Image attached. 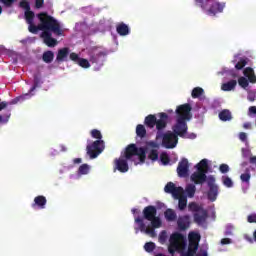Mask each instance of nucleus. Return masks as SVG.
<instances>
[{
	"label": "nucleus",
	"mask_w": 256,
	"mask_h": 256,
	"mask_svg": "<svg viewBox=\"0 0 256 256\" xmlns=\"http://www.w3.org/2000/svg\"><path fill=\"white\" fill-rule=\"evenodd\" d=\"M39 83H40L39 77L35 76L34 77V84L30 88L28 95H31L33 93V91H35V89H37V87H39Z\"/></svg>",
	"instance_id": "obj_51"
},
{
	"label": "nucleus",
	"mask_w": 256,
	"mask_h": 256,
	"mask_svg": "<svg viewBox=\"0 0 256 256\" xmlns=\"http://www.w3.org/2000/svg\"><path fill=\"white\" fill-rule=\"evenodd\" d=\"M195 3L197 7H201V9L205 11V9H207V5H209V0H195Z\"/></svg>",
	"instance_id": "obj_47"
},
{
	"label": "nucleus",
	"mask_w": 256,
	"mask_h": 256,
	"mask_svg": "<svg viewBox=\"0 0 256 256\" xmlns=\"http://www.w3.org/2000/svg\"><path fill=\"white\" fill-rule=\"evenodd\" d=\"M209 177H207V172H201L197 170L191 175V181L195 183V185H203L205 181H208Z\"/></svg>",
	"instance_id": "obj_15"
},
{
	"label": "nucleus",
	"mask_w": 256,
	"mask_h": 256,
	"mask_svg": "<svg viewBox=\"0 0 256 256\" xmlns=\"http://www.w3.org/2000/svg\"><path fill=\"white\" fill-rule=\"evenodd\" d=\"M45 5V0H35L36 9H41Z\"/></svg>",
	"instance_id": "obj_56"
},
{
	"label": "nucleus",
	"mask_w": 256,
	"mask_h": 256,
	"mask_svg": "<svg viewBox=\"0 0 256 256\" xmlns=\"http://www.w3.org/2000/svg\"><path fill=\"white\" fill-rule=\"evenodd\" d=\"M191 104L185 103L182 105L177 106L176 108V119L180 121H191L193 115L191 114L192 111Z\"/></svg>",
	"instance_id": "obj_8"
},
{
	"label": "nucleus",
	"mask_w": 256,
	"mask_h": 256,
	"mask_svg": "<svg viewBox=\"0 0 256 256\" xmlns=\"http://www.w3.org/2000/svg\"><path fill=\"white\" fill-rule=\"evenodd\" d=\"M207 185L209 190L207 192L208 200L212 203L217 201V196L219 195V186L215 184V176H208Z\"/></svg>",
	"instance_id": "obj_9"
},
{
	"label": "nucleus",
	"mask_w": 256,
	"mask_h": 256,
	"mask_svg": "<svg viewBox=\"0 0 256 256\" xmlns=\"http://www.w3.org/2000/svg\"><path fill=\"white\" fill-rule=\"evenodd\" d=\"M197 249H199V244L188 243V250L182 253V256H195L197 255Z\"/></svg>",
	"instance_id": "obj_26"
},
{
	"label": "nucleus",
	"mask_w": 256,
	"mask_h": 256,
	"mask_svg": "<svg viewBox=\"0 0 256 256\" xmlns=\"http://www.w3.org/2000/svg\"><path fill=\"white\" fill-rule=\"evenodd\" d=\"M9 117H11V114L6 116L0 115V123H7V121H9Z\"/></svg>",
	"instance_id": "obj_57"
},
{
	"label": "nucleus",
	"mask_w": 256,
	"mask_h": 256,
	"mask_svg": "<svg viewBox=\"0 0 256 256\" xmlns=\"http://www.w3.org/2000/svg\"><path fill=\"white\" fill-rule=\"evenodd\" d=\"M220 121H231L233 119V116L231 115V111L224 109L222 110L218 115Z\"/></svg>",
	"instance_id": "obj_30"
},
{
	"label": "nucleus",
	"mask_w": 256,
	"mask_h": 256,
	"mask_svg": "<svg viewBox=\"0 0 256 256\" xmlns=\"http://www.w3.org/2000/svg\"><path fill=\"white\" fill-rule=\"evenodd\" d=\"M235 87H237V80H230L222 84L221 89L222 91H233Z\"/></svg>",
	"instance_id": "obj_29"
},
{
	"label": "nucleus",
	"mask_w": 256,
	"mask_h": 256,
	"mask_svg": "<svg viewBox=\"0 0 256 256\" xmlns=\"http://www.w3.org/2000/svg\"><path fill=\"white\" fill-rule=\"evenodd\" d=\"M174 199H178V209H180V211H185L187 208V196L182 192L178 196H174Z\"/></svg>",
	"instance_id": "obj_22"
},
{
	"label": "nucleus",
	"mask_w": 256,
	"mask_h": 256,
	"mask_svg": "<svg viewBox=\"0 0 256 256\" xmlns=\"http://www.w3.org/2000/svg\"><path fill=\"white\" fill-rule=\"evenodd\" d=\"M160 161L164 165H169V161H171V158H169V154H167V152H162L160 154Z\"/></svg>",
	"instance_id": "obj_42"
},
{
	"label": "nucleus",
	"mask_w": 256,
	"mask_h": 256,
	"mask_svg": "<svg viewBox=\"0 0 256 256\" xmlns=\"http://www.w3.org/2000/svg\"><path fill=\"white\" fill-rule=\"evenodd\" d=\"M135 223H137L141 233H146V235H150V237H157V233L155 232L157 228L153 226L151 228L147 227L143 221V217H135Z\"/></svg>",
	"instance_id": "obj_12"
},
{
	"label": "nucleus",
	"mask_w": 256,
	"mask_h": 256,
	"mask_svg": "<svg viewBox=\"0 0 256 256\" xmlns=\"http://www.w3.org/2000/svg\"><path fill=\"white\" fill-rule=\"evenodd\" d=\"M69 57H70V60H71V61H74V63H79V61H80V59H81V58L79 57V54H77V53H75V52L70 53Z\"/></svg>",
	"instance_id": "obj_53"
},
{
	"label": "nucleus",
	"mask_w": 256,
	"mask_h": 256,
	"mask_svg": "<svg viewBox=\"0 0 256 256\" xmlns=\"http://www.w3.org/2000/svg\"><path fill=\"white\" fill-rule=\"evenodd\" d=\"M188 209L189 211H192V213H194L193 215L194 222H196L197 225H203V223L207 221V217H209V213L205 208H203V206L195 202H191L188 204Z\"/></svg>",
	"instance_id": "obj_2"
},
{
	"label": "nucleus",
	"mask_w": 256,
	"mask_h": 256,
	"mask_svg": "<svg viewBox=\"0 0 256 256\" xmlns=\"http://www.w3.org/2000/svg\"><path fill=\"white\" fill-rule=\"evenodd\" d=\"M248 223H256V214H251L247 218Z\"/></svg>",
	"instance_id": "obj_58"
},
{
	"label": "nucleus",
	"mask_w": 256,
	"mask_h": 256,
	"mask_svg": "<svg viewBox=\"0 0 256 256\" xmlns=\"http://www.w3.org/2000/svg\"><path fill=\"white\" fill-rule=\"evenodd\" d=\"M102 151H105V141L103 140H96L86 146V153L90 159H97Z\"/></svg>",
	"instance_id": "obj_5"
},
{
	"label": "nucleus",
	"mask_w": 256,
	"mask_h": 256,
	"mask_svg": "<svg viewBox=\"0 0 256 256\" xmlns=\"http://www.w3.org/2000/svg\"><path fill=\"white\" fill-rule=\"evenodd\" d=\"M196 169L202 173H209V162L207 159H202L198 164H196Z\"/></svg>",
	"instance_id": "obj_25"
},
{
	"label": "nucleus",
	"mask_w": 256,
	"mask_h": 256,
	"mask_svg": "<svg viewBox=\"0 0 256 256\" xmlns=\"http://www.w3.org/2000/svg\"><path fill=\"white\" fill-rule=\"evenodd\" d=\"M159 119H156V130H157V139L161 137L163 131L167 129V123H169V115L165 112H161L158 114Z\"/></svg>",
	"instance_id": "obj_10"
},
{
	"label": "nucleus",
	"mask_w": 256,
	"mask_h": 256,
	"mask_svg": "<svg viewBox=\"0 0 256 256\" xmlns=\"http://www.w3.org/2000/svg\"><path fill=\"white\" fill-rule=\"evenodd\" d=\"M229 165H227V164H221L220 166H219V171H220V173H223V174H225V173H229Z\"/></svg>",
	"instance_id": "obj_54"
},
{
	"label": "nucleus",
	"mask_w": 256,
	"mask_h": 256,
	"mask_svg": "<svg viewBox=\"0 0 256 256\" xmlns=\"http://www.w3.org/2000/svg\"><path fill=\"white\" fill-rule=\"evenodd\" d=\"M19 7L25 11H31V4H29V1L27 0L20 1Z\"/></svg>",
	"instance_id": "obj_49"
},
{
	"label": "nucleus",
	"mask_w": 256,
	"mask_h": 256,
	"mask_svg": "<svg viewBox=\"0 0 256 256\" xmlns=\"http://www.w3.org/2000/svg\"><path fill=\"white\" fill-rule=\"evenodd\" d=\"M114 163V172L119 171L120 173H127V171H129V164L127 163V160H125L124 158H116L114 160Z\"/></svg>",
	"instance_id": "obj_16"
},
{
	"label": "nucleus",
	"mask_w": 256,
	"mask_h": 256,
	"mask_svg": "<svg viewBox=\"0 0 256 256\" xmlns=\"http://www.w3.org/2000/svg\"><path fill=\"white\" fill-rule=\"evenodd\" d=\"M107 55V53L103 52V51H100L96 54H93L91 57H90V62L91 63H99L101 57H105Z\"/></svg>",
	"instance_id": "obj_35"
},
{
	"label": "nucleus",
	"mask_w": 256,
	"mask_h": 256,
	"mask_svg": "<svg viewBox=\"0 0 256 256\" xmlns=\"http://www.w3.org/2000/svg\"><path fill=\"white\" fill-rule=\"evenodd\" d=\"M136 135L137 137H140V139H143L147 135V129H145V126L143 124H138L136 127Z\"/></svg>",
	"instance_id": "obj_33"
},
{
	"label": "nucleus",
	"mask_w": 256,
	"mask_h": 256,
	"mask_svg": "<svg viewBox=\"0 0 256 256\" xmlns=\"http://www.w3.org/2000/svg\"><path fill=\"white\" fill-rule=\"evenodd\" d=\"M144 249L147 253H152V251H155V243L153 242H147L144 245Z\"/></svg>",
	"instance_id": "obj_50"
},
{
	"label": "nucleus",
	"mask_w": 256,
	"mask_h": 256,
	"mask_svg": "<svg viewBox=\"0 0 256 256\" xmlns=\"http://www.w3.org/2000/svg\"><path fill=\"white\" fill-rule=\"evenodd\" d=\"M205 93V90H203V88L201 87H196L192 90V98L193 99H199V97H201V95H203Z\"/></svg>",
	"instance_id": "obj_37"
},
{
	"label": "nucleus",
	"mask_w": 256,
	"mask_h": 256,
	"mask_svg": "<svg viewBox=\"0 0 256 256\" xmlns=\"http://www.w3.org/2000/svg\"><path fill=\"white\" fill-rule=\"evenodd\" d=\"M165 193H170L173 197H177L178 195H181L183 193L182 187H176L175 183L168 182L166 186L164 187Z\"/></svg>",
	"instance_id": "obj_17"
},
{
	"label": "nucleus",
	"mask_w": 256,
	"mask_h": 256,
	"mask_svg": "<svg viewBox=\"0 0 256 256\" xmlns=\"http://www.w3.org/2000/svg\"><path fill=\"white\" fill-rule=\"evenodd\" d=\"M242 157H244V159L251 157V150L243 148L242 149Z\"/></svg>",
	"instance_id": "obj_55"
},
{
	"label": "nucleus",
	"mask_w": 256,
	"mask_h": 256,
	"mask_svg": "<svg viewBox=\"0 0 256 256\" xmlns=\"http://www.w3.org/2000/svg\"><path fill=\"white\" fill-rule=\"evenodd\" d=\"M15 1L17 0H0V3H2V5H4V7H13V3H15Z\"/></svg>",
	"instance_id": "obj_52"
},
{
	"label": "nucleus",
	"mask_w": 256,
	"mask_h": 256,
	"mask_svg": "<svg viewBox=\"0 0 256 256\" xmlns=\"http://www.w3.org/2000/svg\"><path fill=\"white\" fill-rule=\"evenodd\" d=\"M53 59H55V53L53 51L47 50L42 54L44 63H53Z\"/></svg>",
	"instance_id": "obj_31"
},
{
	"label": "nucleus",
	"mask_w": 256,
	"mask_h": 256,
	"mask_svg": "<svg viewBox=\"0 0 256 256\" xmlns=\"http://www.w3.org/2000/svg\"><path fill=\"white\" fill-rule=\"evenodd\" d=\"M142 213H143V218L146 219V221L151 222V227L160 228L161 225H163L161 218L157 216V207L153 205L146 206L143 209Z\"/></svg>",
	"instance_id": "obj_3"
},
{
	"label": "nucleus",
	"mask_w": 256,
	"mask_h": 256,
	"mask_svg": "<svg viewBox=\"0 0 256 256\" xmlns=\"http://www.w3.org/2000/svg\"><path fill=\"white\" fill-rule=\"evenodd\" d=\"M247 65V58H241L235 65V69L241 71Z\"/></svg>",
	"instance_id": "obj_43"
},
{
	"label": "nucleus",
	"mask_w": 256,
	"mask_h": 256,
	"mask_svg": "<svg viewBox=\"0 0 256 256\" xmlns=\"http://www.w3.org/2000/svg\"><path fill=\"white\" fill-rule=\"evenodd\" d=\"M164 216L166 221H177V213L171 208L166 209Z\"/></svg>",
	"instance_id": "obj_28"
},
{
	"label": "nucleus",
	"mask_w": 256,
	"mask_h": 256,
	"mask_svg": "<svg viewBox=\"0 0 256 256\" xmlns=\"http://www.w3.org/2000/svg\"><path fill=\"white\" fill-rule=\"evenodd\" d=\"M41 39H43V42L47 47H56V45L59 43L57 39L53 38V34L51 33V30H45L40 35Z\"/></svg>",
	"instance_id": "obj_13"
},
{
	"label": "nucleus",
	"mask_w": 256,
	"mask_h": 256,
	"mask_svg": "<svg viewBox=\"0 0 256 256\" xmlns=\"http://www.w3.org/2000/svg\"><path fill=\"white\" fill-rule=\"evenodd\" d=\"M144 123L149 129H153L157 123V117L153 114H149L145 117Z\"/></svg>",
	"instance_id": "obj_24"
},
{
	"label": "nucleus",
	"mask_w": 256,
	"mask_h": 256,
	"mask_svg": "<svg viewBox=\"0 0 256 256\" xmlns=\"http://www.w3.org/2000/svg\"><path fill=\"white\" fill-rule=\"evenodd\" d=\"M231 243V239L230 238H223L221 240V245H229Z\"/></svg>",
	"instance_id": "obj_61"
},
{
	"label": "nucleus",
	"mask_w": 256,
	"mask_h": 256,
	"mask_svg": "<svg viewBox=\"0 0 256 256\" xmlns=\"http://www.w3.org/2000/svg\"><path fill=\"white\" fill-rule=\"evenodd\" d=\"M239 139H240V141H247V133L240 132Z\"/></svg>",
	"instance_id": "obj_60"
},
{
	"label": "nucleus",
	"mask_w": 256,
	"mask_h": 256,
	"mask_svg": "<svg viewBox=\"0 0 256 256\" xmlns=\"http://www.w3.org/2000/svg\"><path fill=\"white\" fill-rule=\"evenodd\" d=\"M249 163H251V165H256V156H250Z\"/></svg>",
	"instance_id": "obj_64"
},
{
	"label": "nucleus",
	"mask_w": 256,
	"mask_h": 256,
	"mask_svg": "<svg viewBox=\"0 0 256 256\" xmlns=\"http://www.w3.org/2000/svg\"><path fill=\"white\" fill-rule=\"evenodd\" d=\"M37 17L40 21L39 25H35L34 22L28 24V31L30 33L37 35L39 31H51L54 35H57V37H63V29H61V24L57 19L48 15L47 12H41L37 14Z\"/></svg>",
	"instance_id": "obj_1"
},
{
	"label": "nucleus",
	"mask_w": 256,
	"mask_h": 256,
	"mask_svg": "<svg viewBox=\"0 0 256 256\" xmlns=\"http://www.w3.org/2000/svg\"><path fill=\"white\" fill-rule=\"evenodd\" d=\"M188 129L189 126H187V121L185 120L176 119L175 125L172 126L173 133L178 137H181L182 139H185V137H187Z\"/></svg>",
	"instance_id": "obj_11"
},
{
	"label": "nucleus",
	"mask_w": 256,
	"mask_h": 256,
	"mask_svg": "<svg viewBox=\"0 0 256 256\" xmlns=\"http://www.w3.org/2000/svg\"><path fill=\"white\" fill-rule=\"evenodd\" d=\"M199 241H201V235H199L195 232H191L189 234V243L197 245V244H199Z\"/></svg>",
	"instance_id": "obj_34"
},
{
	"label": "nucleus",
	"mask_w": 256,
	"mask_h": 256,
	"mask_svg": "<svg viewBox=\"0 0 256 256\" xmlns=\"http://www.w3.org/2000/svg\"><path fill=\"white\" fill-rule=\"evenodd\" d=\"M77 64L80 67H82L83 69H89L91 67V64L89 63V60H87L85 58H80V60H78Z\"/></svg>",
	"instance_id": "obj_41"
},
{
	"label": "nucleus",
	"mask_w": 256,
	"mask_h": 256,
	"mask_svg": "<svg viewBox=\"0 0 256 256\" xmlns=\"http://www.w3.org/2000/svg\"><path fill=\"white\" fill-rule=\"evenodd\" d=\"M160 137H162V146L165 149H175L179 143V136L172 131L162 133Z\"/></svg>",
	"instance_id": "obj_7"
},
{
	"label": "nucleus",
	"mask_w": 256,
	"mask_h": 256,
	"mask_svg": "<svg viewBox=\"0 0 256 256\" xmlns=\"http://www.w3.org/2000/svg\"><path fill=\"white\" fill-rule=\"evenodd\" d=\"M132 214L134 215V220H135V217H141L139 214L141 213V211H139V209H136V208H132L131 210ZM138 215V216H137Z\"/></svg>",
	"instance_id": "obj_59"
},
{
	"label": "nucleus",
	"mask_w": 256,
	"mask_h": 256,
	"mask_svg": "<svg viewBox=\"0 0 256 256\" xmlns=\"http://www.w3.org/2000/svg\"><path fill=\"white\" fill-rule=\"evenodd\" d=\"M148 159L151 161H157L159 159V152L155 149H152L148 154Z\"/></svg>",
	"instance_id": "obj_45"
},
{
	"label": "nucleus",
	"mask_w": 256,
	"mask_h": 256,
	"mask_svg": "<svg viewBox=\"0 0 256 256\" xmlns=\"http://www.w3.org/2000/svg\"><path fill=\"white\" fill-rule=\"evenodd\" d=\"M24 19L26 23L29 25L31 23H34L35 21V12L28 10L24 12Z\"/></svg>",
	"instance_id": "obj_32"
},
{
	"label": "nucleus",
	"mask_w": 256,
	"mask_h": 256,
	"mask_svg": "<svg viewBox=\"0 0 256 256\" xmlns=\"http://www.w3.org/2000/svg\"><path fill=\"white\" fill-rule=\"evenodd\" d=\"M45 205H47V198L43 195H39L34 198V203L32 204V207H37L38 209H45Z\"/></svg>",
	"instance_id": "obj_21"
},
{
	"label": "nucleus",
	"mask_w": 256,
	"mask_h": 256,
	"mask_svg": "<svg viewBox=\"0 0 256 256\" xmlns=\"http://www.w3.org/2000/svg\"><path fill=\"white\" fill-rule=\"evenodd\" d=\"M90 135L93 139H97V141H103V134H101V131L97 129L91 130Z\"/></svg>",
	"instance_id": "obj_40"
},
{
	"label": "nucleus",
	"mask_w": 256,
	"mask_h": 256,
	"mask_svg": "<svg viewBox=\"0 0 256 256\" xmlns=\"http://www.w3.org/2000/svg\"><path fill=\"white\" fill-rule=\"evenodd\" d=\"M116 31L118 35L125 37V35H129V26L122 22L116 26Z\"/></svg>",
	"instance_id": "obj_27"
},
{
	"label": "nucleus",
	"mask_w": 256,
	"mask_h": 256,
	"mask_svg": "<svg viewBox=\"0 0 256 256\" xmlns=\"http://www.w3.org/2000/svg\"><path fill=\"white\" fill-rule=\"evenodd\" d=\"M195 191H197V188L193 184H190L186 187L187 196L190 198L195 197Z\"/></svg>",
	"instance_id": "obj_39"
},
{
	"label": "nucleus",
	"mask_w": 256,
	"mask_h": 256,
	"mask_svg": "<svg viewBox=\"0 0 256 256\" xmlns=\"http://www.w3.org/2000/svg\"><path fill=\"white\" fill-rule=\"evenodd\" d=\"M7 105H9V102H6V101L0 102V111H3V109H6Z\"/></svg>",
	"instance_id": "obj_62"
},
{
	"label": "nucleus",
	"mask_w": 256,
	"mask_h": 256,
	"mask_svg": "<svg viewBox=\"0 0 256 256\" xmlns=\"http://www.w3.org/2000/svg\"><path fill=\"white\" fill-rule=\"evenodd\" d=\"M158 240L161 245H165V243H167V231L163 230L160 232Z\"/></svg>",
	"instance_id": "obj_48"
},
{
	"label": "nucleus",
	"mask_w": 256,
	"mask_h": 256,
	"mask_svg": "<svg viewBox=\"0 0 256 256\" xmlns=\"http://www.w3.org/2000/svg\"><path fill=\"white\" fill-rule=\"evenodd\" d=\"M238 85H240L242 89H247V87H249V80H247L245 77H240L238 79Z\"/></svg>",
	"instance_id": "obj_46"
},
{
	"label": "nucleus",
	"mask_w": 256,
	"mask_h": 256,
	"mask_svg": "<svg viewBox=\"0 0 256 256\" xmlns=\"http://www.w3.org/2000/svg\"><path fill=\"white\" fill-rule=\"evenodd\" d=\"M168 253L175 255V251H179L181 243H185V236L179 232L171 234L169 239Z\"/></svg>",
	"instance_id": "obj_6"
},
{
	"label": "nucleus",
	"mask_w": 256,
	"mask_h": 256,
	"mask_svg": "<svg viewBox=\"0 0 256 256\" xmlns=\"http://www.w3.org/2000/svg\"><path fill=\"white\" fill-rule=\"evenodd\" d=\"M249 114L250 115H256V106H251L249 108Z\"/></svg>",
	"instance_id": "obj_63"
},
{
	"label": "nucleus",
	"mask_w": 256,
	"mask_h": 256,
	"mask_svg": "<svg viewBox=\"0 0 256 256\" xmlns=\"http://www.w3.org/2000/svg\"><path fill=\"white\" fill-rule=\"evenodd\" d=\"M240 179L242 183H249V181H251V173L249 168L245 170V173L240 175Z\"/></svg>",
	"instance_id": "obj_38"
},
{
	"label": "nucleus",
	"mask_w": 256,
	"mask_h": 256,
	"mask_svg": "<svg viewBox=\"0 0 256 256\" xmlns=\"http://www.w3.org/2000/svg\"><path fill=\"white\" fill-rule=\"evenodd\" d=\"M177 174L180 177H189V160L187 158H183L178 163Z\"/></svg>",
	"instance_id": "obj_14"
},
{
	"label": "nucleus",
	"mask_w": 256,
	"mask_h": 256,
	"mask_svg": "<svg viewBox=\"0 0 256 256\" xmlns=\"http://www.w3.org/2000/svg\"><path fill=\"white\" fill-rule=\"evenodd\" d=\"M135 156L139 157L140 163H145V160L147 159V152L145 148H137V145L135 144L128 145L125 149V159L130 161V159H133Z\"/></svg>",
	"instance_id": "obj_4"
},
{
	"label": "nucleus",
	"mask_w": 256,
	"mask_h": 256,
	"mask_svg": "<svg viewBox=\"0 0 256 256\" xmlns=\"http://www.w3.org/2000/svg\"><path fill=\"white\" fill-rule=\"evenodd\" d=\"M189 216H180L177 220L179 231H187L189 229Z\"/></svg>",
	"instance_id": "obj_20"
},
{
	"label": "nucleus",
	"mask_w": 256,
	"mask_h": 256,
	"mask_svg": "<svg viewBox=\"0 0 256 256\" xmlns=\"http://www.w3.org/2000/svg\"><path fill=\"white\" fill-rule=\"evenodd\" d=\"M89 171H91V166L89 164H82L78 168V175H89Z\"/></svg>",
	"instance_id": "obj_36"
},
{
	"label": "nucleus",
	"mask_w": 256,
	"mask_h": 256,
	"mask_svg": "<svg viewBox=\"0 0 256 256\" xmlns=\"http://www.w3.org/2000/svg\"><path fill=\"white\" fill-rule=\"evenodd\" d=\"M243 73L247 77L250 83H256V75H255V70H253V68L247 67L244 69Z\"/></svg>",
	"instance_id": "obj_23"
},
{
	"label": "nucleus",
	"mask_w": 256,
	"mask_h": 256,
	"mask_svg": "<svg viewBox=\"0 0 256 256\" xmlns=\"http://www.w3.org/2000/svg\"><path fill=\"white\" fill-rule=\"evenodd\" d=\"M71 50H69L68 47H64L62 49L58 50V53L56 55V62L57 63H63L67 61V58L69 57V53Z\"/></svg>",
	"instance_id": "obj_19"
},
{
	"label": "nucleus",
	"mask_w": 256,
	"mask_h": 256,
	"mask_svg": "<svg viewBox=\"0 0 256 256\" xmlns=\"http://www.w3.org/2000/svg\"><path fill=\"white\" fill-rule=\"evenodd\" d=\"M223 9H225V3L215 2L207 10V15L215 16L217 13H223Z\"/></svg>",
	"instance_id": "obj_18"
},
{
	"label": "nucleus",
	"mask_w": 256,
	"mask_h": 256,
	"mask_svg": "<svg viewBox=\"0 0 256 256\" xmlns=\"http://www.w3.org/2000/svg\"><path fill=\"white\" fill-rule=\"evenodd\" d=\"M222 183L225 187H233V180L229 176H222Z\"/></svg>",
	"instance_id": "obj_44"
}]
</instances>
